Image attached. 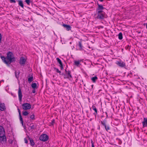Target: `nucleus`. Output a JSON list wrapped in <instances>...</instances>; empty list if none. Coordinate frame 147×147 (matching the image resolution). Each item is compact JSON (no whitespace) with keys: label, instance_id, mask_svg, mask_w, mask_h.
Returning a JSON list of instances; mask_svg holds the SVG:
<instances>
[{"label":"nucleus","instance_id":"obj_1","mask_svg":"<svg viewBox=\"0 0 147 147\" xmlns=\"http://www.w3.org/2000/svg\"><path fill=\"white\" fill-rule=\"evenodd\" d=\"M7 56L6 57H2V61L5 63L7 65H9L12 62L16 61V58L14 57L12 52L10 51L8 52L7 53Z\"/></svg>","mask_w":147,"mask_h":147},{"label":"nucleus","instance_id":"obj_2","mask_svg":"<svg viewBox=\"0 0 147 147\" xmlns=\"http://www.w3.org/2000/svg\"><path fill=\"white\" fill-rule=\"evenodd\" d=\"M7 141L5 131L3 127L0 126V142L3 144Z\"/></svg>","mask_w":147,"mask_h":147},{"label":"nucleus","instance_id":"obj_3","mask_svg":"<svg viewBox=\"0 0 147 147\" xmlns=\"http://www.w3.org/2000/svg\"><path fill=\"white\" fill-rule=\"evenodd\" d=\"M65 74L64 75V78H67L69 80H71L72 76L71 74V72L69 71H67L66 69L65 70Z\"/></svg>","mask_w":147,"mask_h":147},{"label":"nucleus","instance_id":"obj_4","mask_svg":"<svg viewBox=\"0 0 147 147\" xmlns=\"http://www.w3.org/2000/svg\"><path fill=\"white\" fill-rule=\"evenodd\" d=\"M39 139L41 141L45 142L48 140L49 136L45 134H42L40 136Z\"/></svg>","mask_w":147,"mask_h":147},{"label":"nucleus","instance_id":"obj_5","mask_svg":"<svg viewBox=\"0 0 147 147\" xmlns=\"http://www.w3.org/2000/svg\"><path fill=\"white\" fill-rule=\"evenodd\" d=\"M31 107L30 104L28 103H26L22 105V107L23 109L25 110L30 109Z\"/></svg>","mask_w":147,"mask_h":147},{"label":"nucleus","instance_id":"obj_6","mask_svg":"<svg viewBox=\"0 0 147 147\" xmlns=\"http://www.w3.org/2000/svg\"><path fill=\"white\" fill-rule=\"evenodd\" d=\"M115 63L118 66L121 67H123L125 66V62L122 61L121 60L116 61L115 62Z\"/></svg>","mask_w":147,"mask_h":147},{"label":"nucleus","instance_id":"obj_7","mask_svg":"<svg viewBox=\"0 0 147 147\" xmlns=\"http://www.w3.org/2000/svg\"><path fill=\"white\" fill-rule=\"evenodd\" d=\"M98 7L96 9V11L97 13H99L103 12V10L104 8L103 7L102 5H100L99 4H98Z\"/></svg>","mask_w":147,"mask_h":147},{"label":"nucleus","instance_id":"obj_8","mask_svg":"<svg viewBox=\"0 0 147 147\" xmlns=\"http://www.w3.org/2000/svg\"><path fill=\"white\" fill-rule=\"evenodd\" d=\"M97 18L102 20L105 17V12H104L101 13H97Z\"/></svg>","mask_w":147,"mask_h":147},{"label":"nucleus","instance_id":"obj_9","mask_svg":"<svg viewBox=\"0 0 147 147\" xmlns=\"http://www.w3.org/2000/svg\"><path fill=\"white\" fill-rule=\"evenodd\" d=\"M26 59L23 57H21L20 59L19 63L21 65H24L26 63Z\"/></svg>","mask_w":147,"mask_h":147},{"label":"nucleus","instance_id":"obj_10","mask_svg":"<svg viewBox=\"0 0 147 147\" xmlns=\"http://www.w3.org/2000/svg\"><path fill=\"white\" fill-rule=\"evenodd\" d=\"M18 94L19 100L21 101L22 100V92L20 87H19L18 91Z\"/></svg>","mask_w":147,"mask_h":147},{"label":"nucleus","instance_id":"obj_11","mask_svg":"<svg viewBox=\"0 0 147 147\" xmlns=\"http://www.w3.org/2000/svg\"><path fill=\"white\" fill-rule=\"evenodd\" d=\"M18 112L19 113V119H20V121H21V123H22V125H23V119L22 118V116L21 115V111H20V109L19 108H18Z\"/></svg>","mask_w":147,"mask_h":147},{"label":"nucleus","instance_id":"obj_12","mask_svg":"<svg viewBox=\"0 0 147 147\" xmlns=\"http://www.w3.org/2000/svg\"><path fill=\"white\" fill-rule=\"evenodd\" d=\"M142 123L144 127H147V118H144Z\"/></svg>","mask_w":147,"mask_h":147},{"label":"nucleus","instance_id":"obj_13","mask_svg":"<svg viewBox=\"0 0 147 147\" xmlns=\"http://www.w3.org/2000/svg\"><path fill=\"white\" fill-rule=\"evenodd\" d=\"M6 109L5 106V104L4 103H1L0 104V110L3 111Z\"/></svg>","mask_w":147,"mask_h":147},{"label":"nucleus","instance_id":"obj_14","mask_svg":"<svg viewBox=\"0 0 147 147\" xmlns=\"http://www.w3.org/2000/svg\"><path fill=\"white\" fill-rule=\"evenodd\" d=\"M56 59H57L58 62L60 64V67L61 68V69H63V64L61 62V60L59 58H56Z\"/></svg>","mask_w":147,"mask_h":147},{"label":"nucleus","instance_id":"obj_15","mask_svg":"<svg viewBox=\"0 0 147 147\" xmlns=\"http://www.w3.org/2000/svg\"><path fill=\"white\" fill-rule=\"evenodd\" d=\"M63 26L64 27L66 28L67 31H69L71 30V27L70 25L63 24Z\"/></svg>","mask_w":147,"mask_h":147},{"label":"nucleus","instance_id":"obj_16","mask_svg":"<svg viewBox=\"0 0 147 147\" xmlns=\"http://www.w3.org/2000/svg\"><path fill=\"white\" fill-rule=\"evenodd\" d=\"M18 5L22 8H24V6L23 4V1L21 0H18Z\"/></svg>","mask_w":147,"mask_h":147},{"label":"nucleus","instance_id":"obj_17","mask_svg":"<svg viewBox=\"0 0 147 147\" xmlns=\"http://www.w3.org/2000/svg\"><path fill=\"white\" fill-rule=\"evenodd\" d=\"M80 60L75 61H74V64L77 67H79L80 65Z\"/></svg>","mask_w":147,"mask_h":147},{"label":"nucleus","instance_id":"obj_18","mask_svg":"<svg viewBox=\"0 0 147 147\" xmlns=\"http://www.w3.org/2000/svg\"><path fill=\"white\" fill-rule=\"evenodd\" d=\"M92 108L93 110H94L95 112V113H94V114L95 115H96L97 113V109L96 108V107L94 105H92Z\"/></svg>","mask_w":147,"mask_h":147},{"label":"nucleus","instance_id":"obj_19","mask_svg":"<svg viewBox=\"0 0 147 147\" xmlns=\"http://www.w3.org/2000/svg\"><path fill=\"white\" fill-rule=\"evenodd\" d=\"M97 79L98 78L96 76H95L92 78L91 79L93 82H95Z\"/></svg>","mask_w":147,"mask_h":147},{"label":"nucleus","instance_id":"obj_20","mask_svg":"<svg viewBox=\"0 0 147 147\" xmlns=\"http://www.w3.org/2000/svg\"><path fill=\"white\" fill-rule=\"evenodd\" d=\"M31 86L32 88L34 89L36 88L37 87V84L36 83H33L31 85Z\"/></svg>","mask_w":147,"mask_h":147},{"label":"nucleus","instance_id":"obj_21","mask_svg":"<svg viewBox=\"0 0 147 147\" xmlns=\"http://www.w3.org/2000/svg\"><path fill=\"white\" fill-rule=\"evenodd\" d=\"M79 50H82V46L81 42H79Z\"/></svg>","mask_w":147,"mask_h":147},{"label":"nucleus","instance_id":"obj_22","mask_svg":"<svg viewBox=\"0 0 147 147\" xmlns=\"http://www.w3.org/2000/svg\"><path fill=\"white\" fill-rule=\"evenodd\" d=\"M118 38L120 40H121L123 38L122 34L121 32H120L119 34Z\"/></svg>","mask_w":147,"mask_h":147},{"label":"nucleus","instance_id":"obj_23","mask_svg":"<svg viewBox=\"0 0 147 147\" xmlns=\"http://www.w3.org/2000/svg\"><path fill=\"white\" fill-rule=\"evenodd\" d=\"M33 80V77L32 76L29 78L28 79V81L29 83L31 82Z\"/></svg>","mask_w":147,"mask_h":147},{"label":"nucleus","instance_id":"obj_24","mask_svg":"<svg viewBox=\"0 0 147 147\" xmlns=\"http://www.w3.org/2000/svg\"><path fill=\"white\" fill-rule=\"evenodd\" d=\"M30 144L31 146H34V142L33 140L31 139H30Z\"/></svg>","mask_w":147,"mask_h":147},{"label":"nucleus","instance_id":"obj_25","mask_svg":"<svg viewBox=\"0 0 147 147\" xmlns=\"http://www.w3.org/2000/svg\"><path fill=\"white\" fill-rule=\"evenodd\" d=\"M28 113L26 111H24L22 112V115L25 116L28 115Z\"/></svg>","mask_w":147,"mask_h":147},{"label":"nucleus","instance_id":"obj_26","mask_svg":"<svg viewBox=\"0 0 147 147\" xmlns=\"http://www.w3.org/2000/svg\"><path fill=\"white\" fill-rule=\"evenodd\" d=\"M34 117V115L33 114L32 115H31L30 116V118L31 119L34 120L35 119Z\"/></svg>","mask_w":147,"mask_h":147},{"label":"nucleus","instance_id":"obj_27","mask_svg":"<svg viewBox=\"0 0 147 147\" xmlns=\"http://www.w3.org/2000/svg\"><path fill=\"white\" fill-rule=\"evenodd\" d=\"M25 1L28 5H30V0H25Z\"/></svg>","mask_w":147,"mask_h":147},{"label":"nucleus","instance_id":"obj_28","mask_svg":"<svg viewBox=\"0 0 147 147\" xmlns=\"http://www.w3.org/2000/svg\"><path fill=\"white\" fill-rule=\"evenodd\" d=\"M105 129L107 131H108L110 129V128L109 126H107L106 125L105 126Z\"/></svg>","mask_w":147,"mask_h":147},{"label":"nucleus","instance_id":"obj_29","mask_svg":"<svg viewBox=\"0 0 147 147\" xmlns=\"http://www.w3.org/2000/svg\"><path fill=\"white\" fill-rule=\"evenodd\" d=\"M55 69L56 70L57 72L59 73L60 74L61 73V71H60L58 69L55 68Z\"/></svg>","mask_w":147,"mask_h":147},{"label":"nucleus","instance_id":"obj_30","mask_svg":"<svg viewBox=\"0 0 147 147\" xmlns=\"http://www.w3.org/2000/svg\"><path fill=\"white\" fill-rule=\"evenodd\" d=\"M20 74V73L19 72L18 73V74H17V73H16V71L15 72V75H16V78H18V77H19V75Z\"/></svg>","mask_w":147,"mask_h":147},{"label":"nucleus","instance_id":"obj_31","mask_svg":"<svg viewBox=\"0 0 147 147\" xmlns=\"http://www.w3.org/2000/svg\"><path fill=\"white\" fill-rule=\"evenodd\" d=\"M11 3H15L16 2L15 0H9Z\"/></svg>","mask_w":147,"mask_h":147},{"label":"nucleus","instance_id":"obj_32","mask_svg":"<svg viewBox=\"0 0 147 147\" xmlns=\"http://www.w3.org/2000/svg\"><path fill=\"white\" fill-rule=\"evenodd\" d=\"M101 123L102 124L104 125L105 126H105H106V124L105 122H103L102 121H101Z\"/></svg>","mask_w":147,"mask_h":147},{"label":"nucleus","instance_id":"obj_33","mask_svg":"<svg viewBox=\"0 0 147 147\" xmlns=\"http://www.w3.org/2000/svg\"><path fill=\"white\" fill-rule=\"evenodd\" d=\"M2 38V35L0 33V43L1 42V39Z\"/></svg>","mask_w":147,"mask_h":147},{"label":"nucleus","instance_id":"obj_34","mask_svg":"<svg viewBox=\"0 0 147 147\" xmlns=\"http://www.w3.org/2000/svg\"><path fill=\"white\" fill-rule=\"evenodd\" d=\"M30 128L31 129H34V125H32L30 126Z\"/></svg>","mask_w":147,"mask_h":147},{"label":"nucleus","instance_id":"obj_35","mask_svg":"<svg viewBox=\"0 0 147 147\" xmlns=\"http://www.w3.org/2000/svg\"><path fill=\"white\" fill-rule=\"evenodd\" d=\"M24 140L25 142L26 143V144L28 142V141L27 140V139L26 138H25Z\"/></svg>","mask_w":147,"mask_h":147},{"label":"nucleus","instance_id":"obj_36","mask_svg":"<svg viewBox=\"0 0 147 147\" xmlns=\"http://www.w3.org/2000/svg\"><path fill=\"white\" fill-rule=\"evenodd\" d=\"M92 147H94V144L92 141H91Z\"/></svg>","mask_w":147,"mask_h":147},{"label":"nucleus","instance_id":"obj_37","mask_svg":"<svg viewBox=\"0 0 147 147\" xmlns=\"http://www.w3.org/2000/svg\"><path fill=\"white\" fill-rule=\"evenodd\" d=\"M0 58H1V59L2 60V57H5L4 56H2V55L1 53H0Z\"/></svg>","mask_w":147,"mask_h":147},{"label":"nucleus","instance_id":"obj_38","mask_svg":"<svg viewBox=\"0 0 147 147\" xmlns=\"http://www.w3.org/2000/svg\"><path fill=\"white\" fill-rule=\"evenodd\" d=\"M35 92H36V91H35V89L33 90H32L33 93H35Z\"/></svg>","mask_w":147,"mask_h":147},{"label":"nucleus","instance_id":"obj_39","mask_svg":"<svg viewBox=\"0 0 147 147\" xmlns=\"http://www.w3.org/2000/svg\"><path fill=\"white\" fill-rule=\"evenodd\" d=\"M93 86H94V85H92L91 86L92 87V88H93Z\"/></svg>","mask_w":147,"mask_h":147},{"label":"nucleus","instance_id":"obj_40","mask_svg":"<svg viewBox=\"0 0 147 147\" xmlns=\"http://www.w3.org/2000/svg\"><path fill=\"white\" fill-rule=\"evenodd\" d=\"M0 82H4V80H2L1 81H0Z\"/></svg>","mask_w":147,"mask_h":147},{"label":"nucleus","instance_id":"obj_41","mask_svg":"<svg viewBox=\"0 0 147 147\" xmlns=\"http://www.w3.org/2000/svg\"><path fill=\"white\" fill-rule=\"evenodd\" d=\"M100 1H102L103 0H99Z\"/></svg>","mask_w":147,"mask_h":147},{"label":"nucleus","instance_id":"obj_42","mask_svg":"<svg viewBox=\"0 0 147 147\" xmlns=\"http://www.w3.org/2000/svg\"><path fill=\"white\" fill-rule=\"evenodd\" d=\"M146 28L147 29V23H146Z\"/></svg>","mask_w":147,"mask_h":147}]
</instances>
